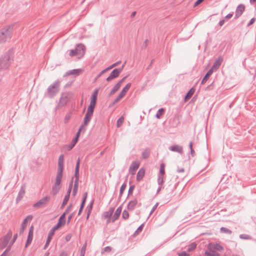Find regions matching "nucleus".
Returning a JSON list of instances; mask_svg holds the SVG:
<instances>
[{"label":"nucleus","instance_id":"c756f323","mask_svg":"<svg viewBox=\"0 0 256 256\" xmlns=\"http://www.w3.org/2000/svg\"><path fill=\"white\" fill-rule=\"evenodd\" d=\"M82 71V69H74L69 71L68 72V74H74L78 76L80 72Z\"/></svg>","mask_w":256,"mask_h":256},{"label":"nucleus","instance_id":"f257e3e1","mask_svg":"<svg viewBox=\"0 0 256 256\" xmlns=\"http://www.w3.org/2000/svg\"><path fill=\"white\" fill-rule=\"evenodd\" d=\"M60 81L56 80L47 89V94L50 98H54L60 91Z\"/></svg>","mask_w":256,"mask_h":256},{"label":"nucleus","instance_id":"9d476101","mask_svg":"<svg viewBox=\"0 0 256 256\" xmlns=\"http://www.w3.org/2000/svg\"><path fill=\"white\" fill-rule=\"evenodd\" d=\"M76 48L78 52V54L81 56H84L85 54L86 48L85 46L82 44H78L76 45Z\"/></svg>","mask_w":256,"mask_h":256},{"label":"nucleus","instance_id":"5fc2aeb1","mask_svg":"<svg viewBox=\"0 0 256 256\" xmlns=\"http://www.w3.org/2000/svg\"><path fill=\"white\" fill-rule=\"evenodd\" d=\"M240 238L242 239H244V240H248L250 238V236L248 235V234H240Z\"/></svg>","mask_w":256,"mask_h":256},{"label":"nucleus","instance_id":"052dcab7","mask_svg":"<svg viewBox=\"0 0 256 256\" xmlns=\"http://www.w3.org/2000/svg\"><path fill=\"white\" fill-rule=\"evenodd\" d=\"M158 203L157 202L156 204L154 206L152 207V208L151 210V211L150 213V215H151L154 212V211L156 210V208L158 206Z\"/></svg>","mask_w":256,"mask_h":256},{"label":"nucleus","instance_id":"6ab92c4d","mask_svg":"<svg viewBox=\"0 0 256 256\" xmlns=\"http://www.w3.org/2000/svg\"><path fill=\"white\" fill-rule=\"evenodd\" d=\"M122 206H120L117 208L116 210L114 216L112 217V222H114L115 220H116L120 216V214L122 212Z\"/></svg>","mask_w":256,"mask_h":256},{"label":"nucleus","instance_id":"4468645a","mask_svg":"<svg viewBox=\"0 0 256 256\" xmlns=\"http://www.w3.org/2000/svg\"><path fill=\"white\" fill-rule=\"evenodd\" d=\"M65 223V214H62L60 217L58 222L54 226V227L58 230L62 226L64 225Z\"/></svg>","mask_w":256,"mask_h":256},{"label":"nucleus","instance_id":"c85d7f7f","mask_svg":"<svg viewBox=\"0 0 256 256\" xmlns=\"http://www.w3.org/2000/svg\"><path fill=\"white\" fill-rule=\"evenodd\" d=\"M205 254L206 256H220V254L218 252L213 250L206 251Z\"/></svg>","mask_w":256,"mask_h":256},{"label":"nucleus","instance_id":"ea45409f","mask_svg":"<svg viewBox=\"0 0 256 256\" xmlns=\"http://www.w3.org/2000/svg\"><path fill=\"white\" fill-rule=\"evenodd\" d=\"M220 232L222 233H226L229 234H230L232 233V232L231 230H230L226 228H224V227L221 228L220 229Z\"/></svg>","mask_w":256,"mask_h":256},{"label":"nucleus","instance_id":"f3484780","mask_svg":"<svg viewBox=\"0 0 256 256\" xmlns=\"http://www.w3.org/2000/svg\"><path fill=\"white\" fill-rule=\"evenodd\" d=\"M64 156L63 154H60L58 160V171H62L64 170Z\"/></svg>","mask_w":256,"mask_h":256},{"label":"nucleus","instance_id":"680f3d73","mask_svg":"<svg viewBox=\"0 0 256 256\" xmlns=\"http://www.w3.org/2000/svg\"><path fill=\"white\" fill-rule=\"evenodd\" d=\"M92 204H93V202H92L90 204V208L88 212V214H87V216H86V218L88 219L89 217V216L90 214V213L91 212V210H92Z\"/></svg>","mask_w":256,"mask_h":256},{"label":"nucleus","instance_id":"ddd939ff","mask_svg":"<svg viewBox=\"0 0 256 256\" xmlns=\"http://www.w3.org/2000/svg\"><path fill=\"white\" fill-rule=\"evenodd\" d=\"M223 59L222 57H218V59L214 62L212 67L210 70H212V72L216 70L220 66Z\"/></svg>","mask_w":256,"mask_h":256},{"label":"nucleus","instance_id":"4be33fe9","mask_svg":"<svg viewBox=\"0 0 256 256\" xmlns=\"http://www.w3.org/2000/svg\"><path fill=\"white\" fill-rule=\"evenodd\" d=\"M25 194V190L24 188L23 187H22L21 189L20 190L18 195L16 198V202L18 203L24 197Z\"/></svg>","mask_w":256,"mask_h":256},{"label":"nucleus","instance_id":"412c9836","mask_svg":"<svg viewBox=\"0 0 256 256\" xmlns=\"http://www.w3.org/2000/svg\"><path fill=\"white\" fill-rule=\"evenodd\" d=\"M144 174H145V170H144V168H140L138 172L137 173V176H136V180L138 182H140V180H141L142 178H144Z\"/></svg>","mask_w":256,"mask_h":256},{"label":"nucleus","instance_id":"a18cd8bd","mask_svg":"<svg viewBox=\"0 0 256 256\" xmlns=\"http://www.w3.org/2000/svg\"><path fill=\"white\" fill-rule=\"evenodd\" d=\"M124 121V118L122 116L120 117L116 122V125L118 128L120 127Z\"/></svg>","mask_w":256,"mask_h":256},{"label":"nucleus","instance_id":"39448f33","mask_svg":"<svg viewBox=\"0 0 256 256\" xmlns=\"http://www.w3.org/2000/svg\"><path fill=\"white\" fill-rule=\"evenodd\" d=\"M12 232L10 230H9L8 232L6 234L0 238V248L1 249H4L8 246V242L12 236Z\"/></svg>","mask_w":256,"mask_h":256},{"label":"nucleus","instance_id":"c03bdc74","mask_svg":"<svg viewBox=\"0 0 256 256\" xmlns=\"http://www.w3.org/2000/svg\"><path fill=\"white\" fill-rule=\"evenodd\" d=\"M86 243H85L80 250V256H84L86 250Z\"/></svg>","mask_w":256,"mask_h":256},{"label":"nucleus","instance_id":"20e7f679","mask_svg":"<svg viewBox=\"0 0 256 256\" xmlns=\"http://www.w3.org/2000/svg\"><path fill=\"white\" fill-rule=\"evenodd\" d=\"M72 97V94L70 92H64L61 94V96L58 104V107L62 108L70 100Z\"/></svg>","mask_w":256,"mask_h":256},{"label":"nucleus","instance_id":"4d7b16f0","mask_svg":"<svg viewBox=\"0 0 256 256\" xmlns=\"http://www.w3.org/2000/svg\"><path fill=\"white\" fill-rule=\"evenodd\" d=\"M33 238L28 237L26 247L28 246L32 242Z\"/></svg>","mask_w":256,"mask_h":256},{"label":"nucleus","instance_id":"3c124183","mask_svg":"<svg viewBox=\"0 0 256 256\" xmlns=\"http://www.w3.org/2000/svg\"><path fill=\"white\" fill-rule=\"evenodd\" d=\"M91 118H92L85 116L84 120V125H88Z\"/></svg>","mask_w":256,"mask_h":256},{"label":"nucleus","instance_id":"7c9ffc66","mask_svg":"<svg viewBox=\"0 0 256 256\" xmlns=\"http://www.w3.org/2000/svg\"><path fill=\"white\" fill-rule=\"evenodd\" d=\"M77 52H76V48H75L74 49H72L67 51L66 54H68L70 56L72 57L78 55Z\"/></svg>","mask_w":256,"mask_h":256},{"label":"nucleus","instance_id":"603ef678","mask_svg":"<svg viewBox=\"0 0 256 256\" xmlns=\"http://www.w3.org/2000/svg\"><path fill=\"white\" fill-rule=\"evenodd\" d=\"M17 236H18V234H16L14 236L13 238H12V240L10 242V246L8 247H10V248L12 247V245L14 244V243L16 240L17 238Z\"/></svg>","mask_w":256,"mask_h":256},{"label":"nucleus","instance_id":"58836bf2","mask_svg":"<svg viewBox=\"0 0 256 256\" xmlns=\"http://www.w3.org/2000/svg\"><path fill=\"white\" fill-rule=\"evenodd\" d=\"M77 142L78 140H76L74 139H73L72 142L69 145H68V150H71Z\"/></svg>","mask_w":256,"mask_h":256},{"label":"nucleus","instance_id":"de8ad7c7","mask_svg":"<svg viewBox=\"0 0 256 256\" xmlns=\"http://www.w3.org/2000/svg\"><path fill=\"white\" fill-rule=\"evenodd\" d=\"M164 182V177L162 176H158V185L161 186Z\"/></svg>","mask_w":256,"mask_h":256},{"label":"nucleus","instance_id":"bb28decb","mask_svg":"<svg viewBox=\"0 0 256 256\" xmlns=\"http://www.w3.org/2000/svg\"><path fill=\"white\" fill-rule=\"evenodd\" d=\"M61 188V185H56L54 184L52 187V194L54 196L58 194Z\"/></svg>","mask_w":256,"mask_h":256},{"label":"nucleus","instance_id":"09e8293b","mask_svg":"<svg viewBox=\"0 0 256 256\" xmlns=\"http://www.w3.org/2000/svg\"><path fill=\"white\" fill-rule=\"evenodd\" d=\"M71 116H72V114L70 112L66 114V116H65L64 118V123L66 124L69 121V120H70V118H71Z\"/></svg>","mask_w":256,"mask_h":256},{"label":"nucleus","instance_id":"6e6552de","mask_svg":"<svg viewBox=\"0 0 256 256\" xmlns=\"http://www.w3.org/2000/svg\"><path fill=\"white\" fill-rule=\"evenodd\" d=\"M50 196H46L40 200L38 202L34 204L33 206L36 208H40L42 206H45L47 204L48 201L50 200Z\"/></svg>","mask_w":256,"mask_h":256},{"label":"nucleus","instance_id":"69168bd1","mask_svg":"<svg viewBox=\"0 0 256 256\" xmlns=\"http://www.w3.org/2000/svg\"><path fill=\"white\" fill-rule=\"evenodd\" d=\"M178 256H189V254L186 252L183 251L180 253L178 254Z\"/></svg>","mask_w":256,"mask_h":256},{"label":"nucleus","instance_id":"0eeeda50","mask_svg":"<svg viewBox=\"0 0 256 256\" xmlns=\"http://www.w3.org/2000/svg\"><path fill=\"white\" fill-rule=\"evenodd\" d=\"M124 65L122 66V68H115L110 74V76L106 78V80L108 82H110L113 79L118 78L120 73L122 72Z\"/></svg>","mask_w":256,"mask_h":256},{"label":"nucleus","instance_id":"0e129e2a","mask_svg":"<svg viewBox=\"0 0 256 256\" xmlns=\"http://www.w3.org/2000/svg\"><path fill=\"white\" fill-rule=\"evenodd\" d=\"M72 236V235L70 234H67L65 237L66 242H69Z\"/></svg>","mask_w":256,"mask_h":256},{"label":"nucleus","instance_id":"72a5a7b5","mask_svg":"<svg viewBox=\"0 0 256 256\" xmlns=\"http://www.w3.org/2000/svg\"><path fill=\"white\" fill-rule=\"evenodd\" d=\"M164 167L165 165L164 163L160 164L158 176H163L165 174Z\"/></svg>","mask_w":256,"mask_h":256},{"label":"nucleus","instance_id":"4c0bfd02","mask_svg":"<svg viewBox=\"0 0 256 256\" xmlns=\"http://www.w3.org/2000/svg\"><path fill=\"white\" fill-rule=\"evenodd\" d=\"M57 230V228H56L54 226L49 232L48 238H50L52 239V238L54 234L55 231L56 230Z\"/></svg>","mask_w":256,"mask_h":256},{"label":"nucleus","instance_id":"c9c22d12","mask_svg":"<svg viewBox=\"0 0 256 256\" xmlns=\"http://www.w3.org/2000/svg\"><path fill=\"white\" fill-rule=\"evenodd\" d=\"M126 187V183L122 184V185L121 186V187H120V194H119V198H118L119 199H120L121 196H122V195L124 193V191Z\"/></svg>","mask_w":256,"mask_h":256},{"label":"nucleus","instance_id":"a211bd4d","mask_svg":"<svg viewBox=\"0 0 256 256\" xmlns=\"http://www.w3.org/2000/svg\"><path fill=\"white\" fill-rule=\"evenodd\" d=\"M80 164V158H78L77 160L76 166V168H75L74 176L76 177V180H75L74 182H78V181Z\"/></svg>","mask_w":256,"mask_h":256},{"label":"nucleus","instance_id":"9b49d317","mask_svg":"<svg viewBox=\"0 0 256 256\" xmlns=\"http://www.w3.org/2000/svg\"><path fill=\"white\" fill-rule=\"evenodd\" d=\"M245 10V6L244 4H239L238 7L236 8V14L234 16V18L237 19L244 12Z\"/></svg>","mask_w":256,"mask_h":256},{"label":"nucleus","instance_id":"b1692460","mask_svg":"<svg viewBox=\"0 0 256 256\" xmlns=\"http://www.w3.org/2000/svg\"><path fill=\"white\" fill-rule=\"evenodd\" d=\"M98 89L95 90L94 92H93L92 96H91V100L90 102L91 103L96 104V100H97V97H98Z\"/></svg>","mask_w":256,"mask_h":256},{"label":"nucleus","instance_id":"6e6d98bb","mask_svg":"<svg viewBox=\"0 0 256 256\" xmlns=\"http://www.w3.org/2000/svg\"><path fill=\"white\" fill-rule=\"evenodd\" d=\"M214 248L219 251H221V250H223L222 246L218 244H215Z\"/></svg>","mask_w":256,"mask_h":256},{"label":"nucleus","instance_id":"cd10ccee","mask_svg":"<svg viewBox=\"0 0 256 256\" xmlns=\"http://www.w3.org/2000/svg\"><path fill=\"white\" fill-rule=\"evenodd\" d=\"M150 155V150L148 148H146L142 154V158L146 159Z\"/></svg>","mask_w":256,"mask_h":256},{"label":"nucleus","instance_id":"473e14b6","mask_svg":"<svg viewBox=\"0 0 256 256\" xmlns=\"http://www.w3.org/2000/svg\"><path fill=\"white\" fill-rule=\"evenodd\" d=\"M120 84H118V83L114 86V87L112 88L110 92V96H112L113 94H114L120 88Z\"/></svg>","mask_w":256,"mask_h":256},{"label":"nucleus","instance_id":"aec40b11","mask_svg":"<svg viewBox=\"0 0 256 256\" xmlns=\"http://www.w3.org/2000/svg\"><path fill=\"white\" fill-rule=\"evenodd\" d=\"M62 171H58L56 176V180L54 184L56 185H60L61 180L62 176Z\"/></svg>","mask_w":256,"mask_h":256},{"label":"nucleus","instance_id":"f8f14e48","mask_svg":"<svg viewBox=\"0 0 256 256\" xmlns=\"http://www.w3.org/2000/svg\"><path fill=\"white\" fill-rule=\"evenodd\" d=\"M138 204V201L136 198L130 201L127 205V209L129 211H132Z\"/></svg>","mask_w":256,"mask_h":256},{"label":"nucleus","instance_id":"f704fd0d","mask_svg":"<svg viewBox=\"0 0 256 256\" xmlns=\"http://www.w3.org/2000/svg\"><path fill=\"white\" fill-rule=\"evenodd\" d=\"M196 246V244L194 242L191 243L188 246L187 251L188 252H190L194 250Z\"/></svg>","mask_w":256,"mask_h":256},{"label":"nucleus","instance_id":"dca6fc26","mask_svg":"<svg viewBox=\"0 0 256 256\" xmlns=\"http://www.w3.org/2000/svg\"><path fill=\"white\" fill-rule=\"evenodd\" d=\"M32 218V216H31V215H29L28 216H27L26 217V218L24 220L22 225H21V228H20V234H22V233H23L24 230H25L26 228V222L28 221V220H30Z\"/></svg>","mask_w":256,"mask_h":256},{"label":"nucleus","instance_id":"a878e982","mask_svg":"<svg viewBox=\"0 0 256 256\" xmlns=\"http://www.w3.org/2000/svg\"><path fill=\"white\" fill-rule=\"evenodd\" d=\"M195 92V89L193 88H191L186 93L184 97V100L186 101L188 100L193 95Z\"/></svg>","mask_w":256,"mask_h":256},{"label":"nucleus","instance_id":"49530a36","mask_svg":"<svg viewBox=\"0 0 256 256\" xmlns=\"http://www.w3.org/2000/svg\"><path fill=\"white\" fill-rule=\"evenodd\" d=\"M134 186L132 185L130 186L128 191V196H132L134 191Z\"/></svg>","mask_w":256,"mask_h":256},{"label":"nucleus","instance_id":"2f4dec72","mask_svg":"<svg viewBox=\"0 0 256 256\" xmlns=\"http://www.w3.org/2000/svg\"><path fill=\"white\" fill-rule=\"evenodd\" d=\"M70 196H68V194H66L64 198L63 202H62V204L60 206V208H63L66 204L68 203V202L69 200Z\"/></svg>","mask_w":256,"mask_h":256},{"label":"nucleus","instance_id":"774afa93","mask_svg":"<svg viewBox=\"0 0 256 256\" xmlns=\"http://www.w3.org/2000/svg\"><path fill=\"white\" fill-rule=\"evenodd\" d=\"M112 248L111 247L108 246L104 248V252H109L111 251Z\"/></svg>","mask_w":256,"mask_h":256},{"label":"nucleus","instance_id":"13d9d810","mask_svg":"<svg viewBox=\"0 0 256 256\" xmlns=\"http://www.w3.org/2000/svg\"><path fill=\"white\" fill-rule=\"evenodd\" d=\"M10 250V247H8L6 250H4V252L0 256H6L7 255V254L8 253V252Z\"/></svg>","mask_w":256,"mask_h":256},{"label":"nucleus","instance_id":"e2e57ef3","mask_svg":"<svg viewBox=\"0 0 256 256\" xmlns=\"http://www.w3.org/2000/svg\"><path fill=\"white\" fill-rule=\"evenodd\" d=\"M80 132H81V130L80 129L78 130V132L76 134L75 138L74 139L76 140H78V138H79Z\"/></svg>","mask_w":256,"mask_h":256},{"label":"nucleus","instance_id":"79ce46f5","mask_svg":"<svg viewBox=\"0 0 256 256\" xmlns=\"http://www.w3.org/2000/svg\"><path fill=\"white\" fill-rule=\"evenodd\" d=\"M122 218L123 219L126 220L129 218V214L126 210H124L122 214Z\"/></svg>","mask_w":256,"mask_h":256},{"label":"nucleus","instance_id":"338daca9","mask_svg":"<svg viewBox=\"0 0 256 256\" xmlns=\"http://www.w3.org/2000/svg\"><path fill=\"white\" fill-rule=\"evenodd\" d=\"M143 227H144V224H141L138 228V229L136 230L135 232V233L136 232H140L142 228H143Z\"/></svg>","mask_w":256,"mask_h":256},{"label":"nucleus","instance_id":"7ed1b4c3","mask_svg":"<svg viewBox=\"0 0 256 256\" xmlns=\"http://www.w3.org/2000/svg\"><path fill=\"white\" fill-rule=\"evenodd\" d=\"M11 58L9 53L5 54L0 58V70L8 68L11 64Z\"/></svg>","mask_w":256,"mask_h":256},{"label":"nucleus","instance_id":"423d86ee","mask_svg":"<svg viewBox=\"0 0 256 256\" xmlns=\"http://www.w3.org/2000/svg\"><path fill=\"white\" fill-rule=\"evenodd\" d=\"M131 86L130 83H128L122 90L120 92L118 96L116 98L114 101V104H116L118 102H119L120 99H122L126 94L127 92L130 89Z\"/></svg>","mask_w":256,"mask_h":256},{"label":"nucleus","instance_id":"37998d69","mask_svg":"<svg viewBox=\"0 0 256 256\" xmlns=\"http://www.w3.org/2000/svg\"><path fill=\"white\" fill-rule=\"evenodd\" d=\"M72 184H73V178H72V180H71V181L70 182L69 186H68V191H67V192H66V194H68V196H70V194L71 191H72Z\"/></svg>","mask_w":256,"mask_h":256},{"label":"nucleus","instance_id":"8fccbe9b","mask_svg":"<svg viewBox=\"0 0 256 256\" xmlns=\"http://www.w3.org/2000/svg\"><path fill=\"white\" fill-rule=\"evenodd\" d=\"M34 226H32L29 230L28 234V237L33 238Z\"/></svg>","mask_w":256,"mask_h":256},{"label":"nucleus","instance_id":"864d4df0","mask_svg":"<svg viewBox=\"0 0 256 256\" xmlns=\"http://www.w3.org/2000/svg\"><path fill=\"white\" fill-rule=\"evenodd\" d=\"M52 240V238H47V240H46V242L44 246V250H46L48 247V246H49L50 244V242Z\"/></svg>","mask_w":256,"mask_h":256},{"label":"nucleus","instance_id":"2eb2a0df","mask_svg":"<svg viewBox=\"0 0 256 256\" xmlns=\"http://www.w3.org/2000/svg\"><path fill=\"white\" fill-rule=\"evenodd\" d=\"M169 150L172 152H174L182 154L183 152V148L182 146L176 144L169 147Z\"/></svg>","mask_w":256,"mask_h":256},{"label":"nucleus","instance_id":"5701e85b","mask_svg":"<svg viewBox=\"0 0 256 256\" xmlns=\"http://www.w3.org/2000/svg\"><path fill=\"white\" fill-rule=\"evenodd\" d=\"M212 73H213L212 70H209L208 71V72H206V75L203 78L202 80V82H201V84H204L208 80L210 76L212 74Z\"/></svg>","mask_w":256,"mask_h":256},{"label":"nucleus","instance_id":"f03ea898","mask_svg":"<svg viewBox=\"0 0 256 256\" xmlns=\"http://www.w3.org/2000/svg\"><path fill=\"white\" fill-rule=\"evenodd\" d=\"M12 27V26H8L1 30L0 32V43L4 42L10 38Z\"/></svg>","mask_w":256,"mask_h":256},{"label":"nucleus","instance_id":"1a4fd4ad","mask_svg":"<svg viewBox=\"0 0 256 256\" xmlns=\"http://www.w3.org/2000/svg\"><path fill=\"white\" fill-rule=\"evenodd\" d=\"M140 165V162L138 160L133 161L129 168L130 172L132 174L134 175L136 173V170L139 168Z\"/></svg>","mask_w":256,"mask_h":256},{"label":"nucleus","instance_id":"a19ab883","mask_svg":"<svg viewBox=\"0 0 256 256\" xmlns=\"http://www.w3.org/2000/svg\"><path fill=\"white\" fill-rule=\"evenodd\" d=\"M78 182H74V187L72 191V195L75 196L76 194L78 188Z\"/></svg>","mask_w":256,"mask_h":256},{"label":"nucleus","instance_id":"bf43d9fd","mask_svg":"<svg viewBox=\"0 0 256 256\" xmlns=\"http://www.w3.org/2000/svg\"><path fill=\"white\" fill-rule=\"evenodd\" d=\"M10 250V247H8L6 250H4V252L0 256H6L7 255V254L8 253V252Z\"/></svg>","mask_w":256,"mask_h":256},{"label":"nucleus","instance_id":"393cba45","mask_svg":"<svg viewBox=\"0 0 256 256\" xmlns=\"http://www.w3.org/2000/svg\"><path fill=\"white\" fill-rule=\"evenodd\" d=\"M114 208H110L109 210L107 212H105L104 214H103V216L104 218H110L114 212Z\"/></svg>","mask_w":256,"mask_h":256},{"label":"nucleus","instance_id":"e433bc0d","mask_svg":"<svg viewBox=\"0 0 256 256\" xmlns=\"http://www.w3.org/2000/svg\"><path fill=\"white\" fill-rule=\"evenodd\" d=\"M164 108H160L158 111L157 112L156 114V117L157 118H160V116L164 114Z\"/></svg>","mask_w":256,"mask_h":256}]
</instances>
